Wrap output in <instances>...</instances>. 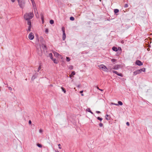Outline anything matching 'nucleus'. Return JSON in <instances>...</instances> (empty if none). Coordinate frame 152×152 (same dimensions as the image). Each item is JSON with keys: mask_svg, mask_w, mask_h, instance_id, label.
I'll use <instances>...</instances> for the list:
<instances>
[{"mask_svg": "<svg viewBox=\"0 0 152 152\" xmlns=\"http://www.w3.org/2000/svg\"><path fill=\"white\" fill-rule=\"evenodd\" d=\"M34 16V14L32 12L26 13L24 15V18L26 20H29L33 18Z\"/></svg>", "mask_w": 152, "mask_h": 152, "instance_id": "f257e3e1", "label": "nucleus"}, {"mask_svg": "<svg viewBox=\"0 0 152 152\" xmlns=\"http://www.w3.org/2000/svg\"><path fill=\"white\" fill-rule=\"evenodd\" d=\"M18 2L19 5L20 7L23 8L25 5V1L23 0H17Z\"/></svg>", "mask_w": 152, "mask_h": 152, "instance_id": "f03ea898", "label": "nucleus"}, {"mask_svg": "<svg viewBox=\"0 0 152 152\" xmlns=\"http://www.w3.org/2000/svg\"><path fill=\"white\" fill-rule=\"evenodd\" d=\"M61 29L63 31L62 39L63 40H65L66 37V33L65 32L64 27H62Z\"/></svg>", "mask_w": 152, "mask_h": 152, "instance_id": "7ed1b4c3", "label": "nucleus"}, {"mask_svg": "<svg viewBox=\"0 0 152 152\" xmlns=\"http://www.w3.org/2000/svg\"><path fill=\"white\" fill-rule=\"evenodd\" d=\"M99 68L100 69H102L103 71L105 72L108 71V69L106 66L103 65H102L100 66Z\"/></svg>", "mask_w": 152, "mask_h": 152, "instance_id": "20e7f679", "label": "nucleus"}, {"mask_svg": "<svg viewBox=\"0 0 152 152\" xmlns=\"http://www.w3.org/2000/svg\"><path fill=\"white\" fill-rule=\"evenodd\" d=\"M135 64L139 66H141L143 65V63L139 60H137L135 61Z\"/></svg>", "mask_w": 152, "mask_h": 152, "instance_id": "39448f33", "label": "nucleus"}, {"mask_svg": "<svg viewBox=\"0 0 152 152\" xmlns=\"http://www.w3.org/2000/svg\"><path fill=\"white\" fill-rule=\"evenodd\" d=\"M34 38V36L32 32L30 33L28 35V38L31 40H33Z\"/></svg>", "mask_w": 152, "mask_h": 152, "instance_id": "423d86ee", "label": "nucleus"}, {"mask_svg": "<svg viewBox=\"0 0 152 152\" xmlns=\"http://www.w3.org/2000/svg\"><path fill=\"white\" fill-rule=\"evenodd\" d=\"M121 65H117L115 66L113 68V69L115 70H117L119 69L120 67H121Z\"/></svg>", "mask_w": 152, "mask_h": 152, "instance_id": "0eeeda50", "label": "nucleus"}, {"mask_svg": "<svg viewBox=\"0 0 152 152\" xmlns=\"http://www.w3.org/2000/svg\"><path fill=\"white\" fill-rule=\"evenodd\" d=\"M140 73V70H139V69L137 70L134 72L133 75L135 76L137 74H139Z\"/></svg>", "mask_w": 152, "mask_h": 152, "instance_id": "6e6552de", "label": "nucleus"}, {"mask_svg": "<svg viewBox=\"0 0 152 152\" xmlns=\"http://www.w3.org/2000/svg\"><path fill=\"white\" fill-rule=\"evenodd\" d=\"M41 48L43 49L44 51H45L47 50V47L46 45L42 44L41 45Z\"/></svg>", "mask_w": 152, "mask_h": 152, "instance_id": "1a4fd4ad", "label": "nucleus"}, {"mask_svg": "<svg viewBox=\"0 0 152 152\" xmlns=\"http://www.w3.org/2000/svg\"><path fill=\"white\" fill-rule=\"evenodd\" d=\"M37 74H35V75H34L31 78V80L33 81L35 78H37Z\"/></svg>", "mask_w": 152, "mask_h": 152, "instance_id": "9d476101", "label": "nucleus"}, {"mask_svg": "<svg viewBox=\"0 0 152 152\" xmlns=\"http://www.w3.org/2000/svg\"><path fill=\"white\" fill-rule=\"evenodd\" d=\"M117 50H118V51H117L118 52L117 53L119 54H120L121 52V47H118L117 48Z\"/></svg>", "mask_w": 152, "mask_h": 152, "instance_id": "9b49d317", "label": "nucleus"}, {"mask_svg": "<svg viewBox=\"0 0 152 152\" xmlns=\"http://www.w3.org/2000/svg\"><path fill=\"white\" fill-rule=\"evenodd\" d=\"M110 104H123V103L121 101H118V104L116 103L111 102Z\"/></svg>", "mask_w": 152, "mask_h": 152, "instance_id": "f8f14e48", "label": "nucleus"}, {"mask_svg": "<svg viewBox=\"0 0 152 152\" xmlns=\"http://www.w3.org/2000/svg\"><path fill=\"white\" fill-rule=\"evenodd\" d=\"M113 50L115 51H118L117 48L115 46H113L112 48Z\"/></svg>", "mask_w": 152, "mask_h": 152, "instance_id": "ddd939ff", "label": "nucleus"}, {"mask_svg": "<svg viewBox=\"0 0 152 152\" xmlns=\"http://www.w3.org/2000/svg\"><path fill=\"white\" fill-rule=\"evenodd\" d=\"M27 25L29 26H31V23L30 20H27Z\"/></svg>", "mask_w": 152, "mask_h": 152, "instance_id": "4468645a", "label": "nucleus"}, {"mask_svg": "<svg viewBox=\"0 0 152 152\" xmlns=\"http://www.w3.org/2000/svg\"><path fill=\"white\" fill-rule=\"evenodd\" d=\"M105 118L107 120H110V116L107 114L105 116Z\"/></svg>", "mask_w": 152, "mask_h": 152, "instance_id": "2eb2a0df", "label": "nucleus"}, {"mask_svg": "<svg viewBox=\"0 0 152 152\" xmlns=\"http://www.w3.org/2000/svg\"><path fill=\"white\" fill-rule=\"evenodd\" d=\"M139 70H140V73H141L142 72H145V68H142V69H139Z\"/></svg>", "mask_w": 152, "mask_h": 152, "instance_id": "dca6fc26", "label": "nucleus"}, {"mask_svg": "<svg viewBox=\"0 0 152 152\" xmlns=\"http://www.w3.org/2000/svg\"><path fill=\"white\" fill-rule=\"evenodd\" d=\"M54 63L56 64H57L58 63V61L56 59V58L52 60Z\"/></svg>", "mask_w": 152, "mask_h": 152, "instance_id": "f3484780", "label": "nucleus"}, {"mask_svg": "<svg viewBox=\"0 0 152 152\" xmlns=\"http://www.w3.org/2000/svg\"><path fill=\"white\" fill-rule=\"evenodd\" d=\"M49 56L52 60L53 59V54L52 53H50L49 54Z\"/></svg>", "mask_w": 152, "mask_h": 152, "instance_id": "a211bd4d", "label": "nucleus"}, {"mask_svg": "<svg viewBox=\"0 0 152 152\" xmlns=\"http://www.w3.org/2000/svg\"><path fill=\"white\" fill-rule=\"evenodd\" d=\"M119 12V10L118 9H116L114 10V12L116 14L118 12Z\"/></svg>", "mask_w": 152, "mask_h": 152, "instance_id": "6ab92c4d", "label": "nucleus"}, {"mask_svg": "<svg viewBox=\"0 0 152 152\" xmlns=\"http://www.w3.org/2000/svg\"><path fill=\"white\" fill-rule=\"evenodd\" d=\"M61 88L62 91L64 92V93H66V89L63 87H61Z\"/></svg>", "mask_w": 152, "mask_h": 152, "instance_id": "aec40b11", "label": "nucleus"}, {"mask_svg": "<svg viewBox=\"0 0 152 152\" xmlns=\"http://www.w3.org/2000/svg\"><path fill=\"white\" fill-rule=\"evenodd\" d=\"M50 23L51 24H53L54 23V21L53 20H50Z\"/></svg>", "mask_w": 152, "mask_h": 152, "instance_id": "412c9836", "label": "nucleus"}, {"mask_svg": "<svg viewBox=\"0 0 152 152\" xmlns=\"http://www.w3.org/2000/svg\"><path fill=\"white\" fill-rule=\"evenodd\" d=\"M69 19H70V20L71 21H73L75 20L74 18L72 16L70 17Z\"/></svg>", "mask_w": 152, "mask_h": 152, "instance_id": "4be33fe9", "label": "nucleus"}, {"mask_svg": "<svg viewBox=\"0 0 152 152\" xmlns=\"http://www.w3.org/2000/svg\"><path fill=\"white\" fill-rule=\"evenodd\" d=\"M31 26H29L28 27V29L27 30V31H31Z\"/></svg>", "mask_w": 152, "mask_h": 152, "instance_id": "5701e85b", "label": "nucleus"}, {"mask_svg": "<svg viewBox=\"0 0 152 152\" xmlns=\"http://www.w3.org/2000/svg\"><path fill=\"white\" fill-rule=\"evenodd\" d=\"M73 67L72 65H70L69 67V69L70 70H72L73 69Z\"/></svg>", "mask_w": 152, "mask_h": 152, "instance_id": "b1692460", "label": "nucleus"}, {"mask_svg": "<svg viewBox=\"0 0 152 152\" xmlns=\"http://www.w3.org/2000/svg\"><path fill=\"white\" fill-rule=\"evenodd\" d=\"M40 15H41V20H44V16H43V15H42V13H41V14H40Z\"/></svg>", "mask_w": 152, "mask_h": 152, "instance_id": "393cba45", "label": "nucleus"}, {"mask_svg": "<svg viewBox=\"0 0 152 152\" xmlns=\"http://www.w3.org/2000/svg\"><path fill=\"white\" fill-rule=\"evenodd\" d=\"M70 59L69 58V57H66V61L67 62H69V61H70Z\"/></svg>", "mask_w": 152, "mask_h": 152, "instance_id": "a878e982", "label": "nucleus"}, {"mask_svg": "<svg viewBox=\"0 0 152 152\" xmlns=\"http://www.w3.org/2000/svg\"><path fill=\"white\" fill-rule=\"evenodd\" d=\"M75 74V71H73L72 72V73L71 74V75H72V76H73V75H74Z\"/></svg>", "mask_w": 152, "mask_h": 152, "instance_id": "bb28decb", "label": "nucleus"}, {"mask_svg": "<svg viewBox=\"0 0 152 152\" xmlns=\"http://www.w3.org/2000/svg\"><path fill=\"white\" fill-rule=\"evenodd\" d=\"M54 55L56 56H58L60 55L58 53L56 52H55V53H54Z\"/></svg>", "mask_w": 152, "mask_h": 152, "instance_id": "cd10ccee", "label": "nucleus"}, {"mask_svg": "<svg viewBox=\"0 0 152 152\" xmlns=\"http://www.w3.org/2000/svg\"><path fill=\"white\" fill-rule=\"evenodd\" d=\"M118 75L120 76L121 77H123V75L122 74H121V73H118Z\"/></svg>", "mask_w": 152, "mask_h": 152, "instance_id": "c85d7f7f", "label": "nucleus"}, {"mask_svg": "<svg viewBox=\"0 0 152 152\" xmlns=\"http://www.w3.org/2000/svg\"><path fill=\"white\" fill-rule=\"evenodd\" d=\"M95 87H96L97 88V89L100 90L101 91H103V89H100L97 86H95Z\"/></svg>", "mask_w": 152, "mask_h": 152, "instance_id": "c756f323", "label": "nucleus"}, {"mask_svg": "<svg viewBox=\"0 0 152 152\" xmlns=\"http://www.w3.org/2000/svg\"><path fill=\"white\" fill-rule=\"evenodd\" d=\"M97 119L99 120H100V121H102V118H100V117H97Z\"/></svg>", "mask_w": 152, "mask_h": 152, "instance_id": "7c9ffc66", "label": "nucleus"}, {"mask_svg": "<svg viewBox=\"0 0 152 152\" xmlns=\"http://www.w3.org/2000/svg\"><path fill=\"white\" fill-rule=\"evenodd\" d=\"M111 61L112 62H115L116 61V60L115 59H112L111 60Z\"/></svg>", "mask_w": 152, "mask_h": 152, "instance_id": "2f4dec72", "label": "nucleus"}, {"mask_svg": "<svg viewBox=\"0 0 152 152\" xmlns=\"http://www.w3.org/2000/svg\"><path fill=\"white\" fill-rule=\"evenodd\" d=\"M37 145L38 147L39 148H41L42 147V145L39 144H37Z\"/></svg>", "mask_w": 152, "mask_h": 152, "instance_id": "473e14b6", "label": "nucleus"}, {"mask_svg": "<svg viewBox=\"0 0 152 152\" xmlns=\"http://www.w3.org/2000/svg\"><path fill=\"white\" fill-rule=\"evenodd\" d=\"M41 69V67L40 65L39 66V67L38 68L37 72H39L40 70Z\"/></svg>", "mask_w": 152, "mask_h": 152, "instance_id": "72a5a7b5", "label": "nucleus"}, {"mask_svg": "<svg viewBox=\"0 0 152 152\" xmlns=\"http://www.w3.org/2000/svg\"><path fill=\"white\" fill-rule=\"evenodd\" d=\"M128 7V4H125L124 6V7L125 8H127Z\"/></svg>", "mask_w": 152, "mask_h": 152, "instance_id": "f704fd0d", "label": "nucleus"}, {"mask_svg": "<svg viewBox=\"0 0 152 152\" xmlns=\"http://www.w3.org/2000/svg\"><path fill=\"white\" fill-rule=\"evenodd\" d=\"M48 28H46L45 30V32L46 33H48Z\"/></svg>", "mask_w": 152, "mask_h": 152, "instance_id": "c9c22d12", "label": "nucleus"}, {"mask_svg": "<svg viewBox=\"0 0 152 152\" xmlns=\"http://www.w3.org/2000/svg\"><path fill=\"white\" fill-rule=\"evenodd\" d=\"M86 111L90 112V111L91 110H90V109L89 108H88L86 109Z\"/></svg>", "mask_w": 152, "mask_h": 152, "instance_id": "e433bc0d", "label": "nucleus"}, {"mask_svg": "<svg viewBox=\"0 0 152 152\" xmlns=\"http://www.w3.org/2000/svg\"><path fill=\"white\" fill-rule=\"evenodd\" d=\"M99 126L100 127H102L103 126V124L102 123H100L99 124Z\"/></svg>", "mask_w": 152, "mask_h": 152, "instance_id": "4c0bfd02", "label": "nucleus"}, {"mask_svg": "<svg viewBox=\"0 0 152 152\" xmlns=\"http://www.w3.org/2000/svg\"><path fill=\"white\" fill-rule=\"evenodd\" d=\"M112 72L114 73H115V74H116L117 73V72L116 71H115V70H113L112 71Z\"/></svg>", "mask_w": 152, "mask_h": 152, "instance_id": "58836bf2", "label": "nucleus"}, {"mask_svg": "<svg viewBox=\"0 0 152 152\" xmlns=\"http://www.w3.org/2000/svg\"><path fill=\"white\" fill-rule=\"evenodd\" d=\"M43 132L42 130L41 129H40L39 130V133H42Z\"/></svg>", "mask_w": 152, "mask_h": 152, "instance_id": "ea45409f", "label": "nucleus"}, {"mask_svg": "<svg viewBox=\"0 0 152 152\" xmlns=\"http://www.w3.org/2000/svg\"><path fill=\"white\" fill-rule=\"evenodd\" d=\"M10 91H12V88L11 87H8Z\"/></svg>", "mask_w": 152, "mask_h": 152, "instance_id": "a19ab883", "label": "nucleus"}, {"mask_svg": "<svg viewBox=\"0 0 152 152\" xmlns=\"http://www.w3.org/2000/svg\"><path fill=\"white\" fill-rule=\"evenodd\" d=\"M58 148L59 149H61V145L60 144H59L58 145Z\"/></svg>", "mask_w": 152, "mask_h": 152, "instance_id": "79ce46f5", "label": "nucleus"}, {"mask_svg": "<svg viewBox=\"0 0 152 152\" xmlns=\"http://www.w3.org/2000/svg\"><path fill=\"white\" fill-rule=\"evenodd\" d=\"M126 124L127 125L129 126V122H127L126 123Z\"/></svg>", "mask_w": 152, "mask_h": 152, "instance_id": "37998d69", "label": "nucleus"}, {"mask_svg": "<svg viewBox=\"0 0 152 152\" xmlns=\"http://www.w3.org/2000/svg\"><path fill=\"white\" fill-rule=\"evenodd\" d=\"M28 123L29 124H31V120H29L28 121Z\"/></svg>", "mask_w": 152, "mask_h": 152, "instance_id": "c03bdc74", "label": "nucleus"}, {"mask_svg": "<svg viewBox=\"0 0 152 152\" xmlns=\"http://www.w3.org/2000/svg\"><path fill=\"white\" fill-rule=\"evenodd\" d=\"M96 113H100V112L99 111H96Z\"/></svg>", "mask_w": 152, "mask_h": 152, "instance_id": "a18cd8bd", "label": "nucleus"}, {"mask_svg": "<svg viewBox=\"0 0 152 152\" xmlns=\"http://www.w3.org/2000/svg\"><path fill=\"white\" fill-rule=\"evenodd\" d=\"M83 91H80V94H81L83 93Z\"/></svg>", "mask_w": 152, "mask_h": 152, "instance_id": "49530a36", "label": "nucleus"}, {"mask_svg": "<svg viewBox=\"0 0 152 152\" xmlns=\"http://www.w3.org/2000/svg\"><path fill=\"white\" fill-rule=\"evenodd\" d=\"M42 23L43 24L44 22V20H42Z\"/></svg>", "mask_w": 152, "mask_h": 152, "instance_id": "de8ad7c7", "label": "nucleus"}, {"mask_svg": "<svg viewBox=\"0 0 152 152\" xmlns=\"http://www.w3.org/2000/svg\"><path fill=\"white\" fill-rule=\"evenodd\" d=\"M90 113H91V114H94L91 111H90Z\"/></svg>", "mask_w": 152, "mask_h": 152, "instance_id": "09e8293b", "label": "nucleus"}, {"mask_svg": "<svg viewBox=\"0 0 152 152\" xmlns=\"http://www.w3.org/2000/svg\"><path fill=\"white\" fill-rule=\"evenodd\" d=\"M11 1L12 2H14L15 0H11Z\"/></svg>", "mask_w": 152, "mask_h": 152, "instance_id": "8fccbe9b", "label": "nucleus"}, {"mask_svg": "<svg viewBox=\"0 0 152 152\" xmlns=\"http://www.w3.org/2000/svg\"><path fill=\"white\" fill-rule=\"evenodd\" d=\"M150 50V49L149 48H147V50L148 51H149Z\"/></svg>", "mask_w": 152, "mask_h": 152, "instance_id": "3c124183", "label": "nucleus"}, {"mask_svg": "<svg viewBox=\"0 0 152 152\" xmlns=\"http://www.w3.org/2000/svg\"><path fill=\"white\" fill-rule=\"evenodd\" d=\"M80 86V85H78L77 86V87H78V88H79Z\"/></svg>", "mask_w": 152, "mask_h": 152, "instance_id": "603ef678", "label": "nucleus"}, {"mask_svg": "<svg viewBox=\"0 0 152 152\" xmlns=\"http://www.w3.org/2000/svg\"><path fill=\"white\" fill-rule=\"evenodd\" d=\"M72 75H69V77L71 78V76H72Z\"/></svg>", "mask_w": 152, "mask_h": 152, "instance_id": "864d4df0", "label": "nucleus"}, {"mask_svg": "<svg viewBox=\"0 0 152 152\" xmlns=\"http://www.w3.org/2000/svg\"><path fill=\"white\" fill-rule=\"evenodd\" d=\"M31 1L32 3L33 4V1H34V0H31Z\"/></svg>", "mask_w": 152, "mask_h": 152, "instance_id": "5fc2aeb1", "label": "nucleus"}, {"mask_svg": "<svg viewBox=\"0 0 152 152\" xmlns=\"http://www.w3.org/2000/svg\"><path fill=\"white\" fill-rule=\"evenodd\" d=\"M81 95L82 96H83V93L81 94Z\"/></svg>", "mask_w": 152, "mask_h": 152, "instance_id": "6e6d98bb", "label": "nucleus"}, {"mask_svg": "<svg viewBox=\"0 0 152 152\" xmlns=\"http://www.w3.org/2000/svg\"><path fill=\"white\" fill-rule=\"evenodd\" d=\"M118 73L117 72V73L116 74L117 75H118Z\"/></svg>", "mask_w": 152, "mask_h": 152, "instance_id": "4d7b16f0", "label": "nucleus"}, {"mask_svg": "<svg viewBox=\"0 0 152 152\" xmlns=\"http://www.w3.org/2000/svg\"><path fill=\"white\" fill-rule=\"evenodd\" d=\"M50 86H53V85L51 84V85H50Z\"/></svg>", "mask_w": 152, "mask_h": 152, "instance_id": "13d9d810", "label": "nucleus"}, {"mask_svg": "<svg viewBox=\"0 0 152 152\" xmlns=\"http://www.w3.org/2000/svg\"><path fill=\"white\" fill-rule=\"evenodd\" d=\"M151 47V46L150 45H149V48H150V47Z\"/></svg>", "mask_w": 152, "mask_h": 152, "instance_id": "bf43d9fd", "label": "nucleus"}, {"mask_svg": "<svg viewBox=\"0 0 152 152\" xmlns=\"http://www.w3.org/2000/svg\"><path fill=\"white\" fill-rule=\"evenodd\" d=\"M56 152H59V151H56Z\"/></svg>", "mask_w": 152, "mask_h": 152, "instance_id": "052dcab7", "label": "nucleus"}, {"mask_svg": "<svg viewBox=\"0 0 152 152\" xmlns=\"http://www.w3.org/2000/svg\"><path fill=\"white\" fill-rule=\"evenodd\" d=\"M100 1H101V0H99Z\"/></svg>", "mask_w": 152, "mask_h": 152, "instance_id": "680f3d73", "label": "nucleus"}]
</instances>
